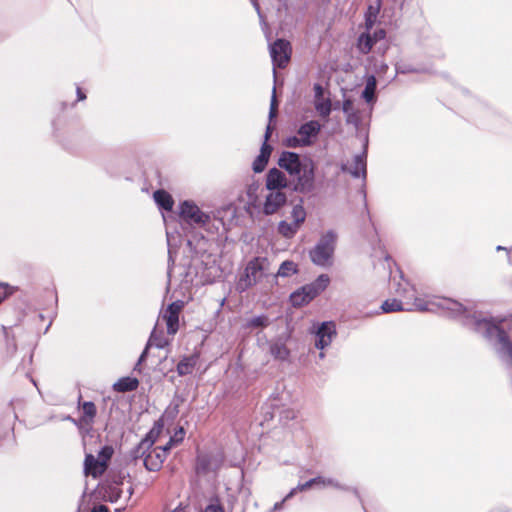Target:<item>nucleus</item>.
I'll use <instances>...</instances> for the list:
<instances>
[{
  "label": "nucleus",
  "instance_id": "nucleus-1",
  "mask_svg": "<svg viewBox=\"0 0 512 512\" xmlns=\"http://www.w3.org/2000/svg\"><path fill=\"white\" fill-rule=\"evenodd\" d=\"M383 313L398 311H419L442 313L445 316L459 319L465 326L483 335L488 340H494L495 349L502 360L512 366V342L506 332L497 324L481 317L476 311L450 298L428 296L414 298L413 301L388 299L381 305Z\"/></svg>",
  "mask_w": 512,
  "mask_h": 512
},
{
  "label": "nucleus",
  "instance_id": "nucleus-2",
  "mask_svg": "<svg viewBox=\"0 0 512 512\" xmlns=\"http://www.w3.org/2000/svg\"><path fill=\"white\" fill-rule=\"evenodd\" d=\"M161 428L162 425L157 423L149 432L147 437L142 439L130 453L133 460L137 461L138 459H141L143 461V465L148 471H159L167 456L163 450L153 447Z\"/></svg>",
  "mask_w": 512,
  "mask_h": 512
},
{
  "label": "nucleus",
  "instance_id": "nucleus-3",
  "mask_svg": "<svg viewBox=\"0 0 512 512\" xmlns=\"http://www.w3.org/2000/svg\"><path fill=\"white\" fill-rule=\"evenodd\" d=\"M336 241L337 234L335 231L328 230L324 233L315 247L310 251L312 262L322 267L330 266L332 264Z\"/></svg>",
  "mask_w": 512,
  "mask_h": 512
},
{
  "label": "nucleus",
  "instance_id": "nucleus-4",
  "mask_svg": "<svg viewBox=\"0 0 512 512\" xmlns=\"http://www.w3.org/2000/svg\"><path fill=\"white\" fill-rule=\"evenodd\" d=\"M321 129L322 125L317 120L305 122L300 125L296 135L284 140V144L289 148L310 147L316 142Z\"/></svg>",
  "mask_w": 512,
  "mask_h": 512
},
{
  "label": "nucleus",
  "instance_id": "nucleus-5",
  "mask_svg": "<svg viewBox=\"0 0 512 512\" xmlns=\"http://www.w3.org/2000/svg\"><path fill=\"white\" fill-rule=\"evenodd\" d=\"M269 261L266 257H255L251 259L245 268L244 274L237 283V289L241 292L254 286L269 269Z\"/></svg>",
  "mask_w": 512,
  "mask_h": 512
},
{
  "label": "nucleus",
  "instance_id": "nucleus-6",
  "mask_svg": "<svg viewBox=\"0 0 512 512\" xmlns=\"http://www.w3.org/2000/svg\"><path fill=\"white\" fill-rule=\"evenodd\" d=\"M179 216L185 224L194 228H206L211 222L210 214L202 211L192 200L180 202Z\"/></svg>",
  "mask_w": 512,
  "mask_h": 512
},
{
  "label": "nucleus",
  "instance_id": "nucleus-7",
  "mask_svg": "<svg viewBox=\"0 0 512 512\" xmlns=\"http://www.w3.org/2000/svg\"><path fill=\"white\" fill-rule=\"evenodd\" d=\"M315 189V164L311 159L304 160V167L293 176V190L308 194Z\"/></svg>",
  "mask_w": 512,
  "mask_h": 512
},
{
  "label": "nucleus",
  "instance_id": "nucleus-8",
  "mask_svg": "<svg viewBox=\"0 0 512 512\" xmlns=\"http://www.w3.org/2000/svg\"><path fill=\"white\" fill-rule=\"evenodd\" d=\"M270 55L274 67L284 68L291 56L290 43L284 39H277L270 45Z\"/></svg>",
  "mask_w": 512,
  "mask_h": 512
},
{
  "label": "nucleus",
  "instance_id": "nucleus-9",
  "mask_svg": "<svg viewBox=\"0 0 512 512\" xmlns=\"http://www.w3.org/2000/svg\"><path fill=\"white\" fill-rule=\"evenodd\" d=\"M184 307L183 301H175L168 305L162 317L166 322L168 334L174 335L179 328V314Z\"/></svg>",
  "mask_w": 512,
  "mask_h": 512
},
{
  "label": "nucleus",
  "instance_id": "nucleus-10",
  "mask_svg": "<svg viewBox=\"0 0 512 512\" xmlns=\"http://www.w3.org/2000/svg\"><path fill=\"white\" fill-rule=\"evenodd\" d=\"M278 165L293 177L304 167V161H301L295 152L283 151L278 159Z\"/></svg>",
  "mask_w": 512,
  "mask_h": 512
},
{
  "label": "nucleus",
  "instance_id": "nucleus-11",
  "mask_svg": "<svg viewBox=\"0 0 512 512\" xmlns=\"http://www.w3.org/2000/svg\"><path fill=\"white\" fill-rule=\"evenodd\" d=\"M336 336V327L333 322H323L315 333V347L323 350L328 347Z\"/></svg>",
  "mask_w": 512,
  "mask_h": 512
},
{
  "label": "nucleus",
  "instance_id": "nucleus-12",
  "mask_svg": "<svg viewBox=\"0 0 512 512\" xmlns=\"http://www.w3.org/2000/svg\"><path fill=\"white\" fill-rule=\"evenodd\" d=\"M287 202V195L283 191H270L263 204V213L273 215L278 212Z\"/></svg>",
  "mask_w": 512,
  "mask_h": 512
},
{
  "label": "nucleus",
  "instance_id": "nucleus-13",
  "mask_svg": "<svg viewBox=\"0 0 512 512\" xmlns=\"http://www.w3.org/2000/svg\"><path fill=\"white\" fill-rule=\"evenodd\" d=\"M329 282V276L327 274H321L315 281L304 285L300 289L302 290V294L306 295L308 300L312 301L327 288Z\"/></svg>",
  "mask_w": 512,
  "mask_h": 512
},
{
  "label": "nucleus",
  "instance_id": "nucleus-14",
  "mask_svg": "<svg viewBox=\"0 0 512 512\" xmlns=\"http://www.w3.org/2000/svg\"><path fill=\"white\" fill-rule=\"evenodd\" d=\"M287 186L288 180L281 170L272 168L268 171L266 175V188L269 191H282L281 189Z\"/></svg>",
  "mask_w": 512,
  "mask_h": 512
},
{
  "label": "nucleus",
  "instance_id": "nucleus-15",
  "mask_svg": "<svg viewBox=\"0 0 512 512\" xmlns=\"http://www.w3.org/2000/svg\"><path fill=\"white\" fill-rule=\"evenodd\" d=\"M342 170L355 178L366 177V153L355 155L352 162L342 165Z\"/></svg>",
  "mask_w": 512,
  "mask_h": 512
},
{
  "label": "nucleus",
  "instance_id": "nucleus-16",
  "mask_svg": "<svg viewBox=\"0 0 512 512\" xmlns=\"http://www.w3.org/2000/svg\"><path fill=\"white\" fill-rule=\"evenodd\" d=\"M393 287L395 293L403 298V301H413L414 298H420L416 295L415 288L402 276L400 277V280L396 282L394 280Z\"/></svg>",
  "mask_w": 512,
  "mask_h": 512
},
{
  "label": "nucleus",
  "instance_id": "nucleus-17",
  "mask_svg": "<svg viewBox=\"0 0 512 512\" xmlns=\"http://www.w3.org/2000/svg\"><path fill=\"white\" fill-rule=\"evenodd\" d=\"M106 467L107 466L103 461H100L91 454L86 455L84 461V470L87 475H91L96 478L105 472Z\"/></svg>",
  "mask_w": 512,
  "mask_h": 512
},
{
  "label": "nucleus",
  "instance_id": "nucleus-18",
  "mask_svg": "<svg viewBox=\"0 0 512 512\" xmlns=\"http://www.w3.org/2000/svg\"><path fill=\"white\" fill-rule=\"evenodd\" d=\"M271 152H272V147L267 143H263L261 150H260V154L254 160L253 165H252L253 171L255 173H260L265 169Z\"/></svg>",
  "mask_w": 512,
  "mask_h": 512
},
{
  "label": "nucleus",
  "instance_id": "nucleus-19",
  "mask_svg": "<svg viewBox=\"0 0 512 512\" xmlns=\"http://www.w3.org/2000/svg\"><path fill=\"white\" fill-rule=\"evenodd\" d=\"M153 198L155 203L159 206V208L171 211L174 205V200L172 196L165 190H157L153 194Z\"/></svg>",
  "mask_w": 512,
  "mask_h": 512
},
{
  "label": "nucleus",
  "instance_id": "nucleus-20",
  "mask_svg": "<svg viewBox=\"0 0 512 512\" xmlns=\"http://www.w3.org/2000/svg\"><path fill=\"white\" fill-rule=\"evenodd\" d=\"M139 381L136 378L124 377L114 383L113 388L117 392H130L137 389Z\"/></svg>",
  "mask_w": 512,
  "mask_h": 512
},
{
  "label": "nucleus",
  "instance_id": "nucleus-21",
  "mask_svg": "<svg viewBox=\"0 0 512 512\" xmlns=\"http://www.w3.org/2000/svg\"><path fill=\"white\" fill-rule=\"evenodd\" d=\"M270 354L277 360L285 361L290 355L287 346L281 341H275L270 344Z\"/></svg>",
  "mask_w": 512,
  "mask_h": 512
},
{
  "label": "nucleus",
  "instance_id": "nucleus-22",
  "mask_svg": "<svg viewBox=\"0 0 512 512\" xmlns=\"http://www.w3.org/2000/svg\"><path fill=\"white\" fill-rule=\"evenodd\" d=\"M342 110L346 115V122L348 124L358 125L360 118L358 112L353 107V101L351 99H345L343 101Z\"/></svg>",
  "mask_w": 512,
  "mask_h": 512
},
{
  "label": "nucleus",
  "instance_id": "nucleus-23",
  "mask_svg": "<svg viewBox=\"0 0 512 512\" xmlns=\"http://www.w3.org/2000/svg\"><path fill=\"white\" fill-rule=\"evenodd\" d=\"M83 416L81 422L86 426H91L96 416V406L93 402L87 401L82 404Z\"/></svg>",
  "mask_w": 512,
  "mask_h": 512
},
{
  "label": "nucleus",
  "instance_id": "nucleus-24",
  "mask_svg": "<svg viewBox=\"0 0 512 512\" xmlns=\"http://www.w3.org/2000/svg\"><path fill=\"white\" fill-rule=\"evenodd\" d=\"M197 357L190 356L183 358L177 365V373L180 376L189 375L193 372L194 366L196 365Z\"/></svg>",
  "mask_w": 512,
  "mask_h": 512
},
{
  "label": "nucleus",
  "instance_id": "nucleus-25",
  "mask_svg": "<svg viewBox=\"0 0 512 512\" xmlns=\"http://www.w3.org/2000/svg\"><path fill=\"white\" fill-rule=\"evenodd\" d=\"M377 81L374 75L368 76L365 84V88L362 92L363 99L370 103L375 100V91H376Z\"/></svg>",
  "mask_w": 512,
  "mask_h": 512
},
{
  "label": "nucleus",
  "instance_id": "nucleus-26",
  "mask_svg": "<svg viewBox=\"0 0 512 512\" xmlns=\"http://www.w3.org/2000/svg\"><path fill=\"white\" fill-rule=\"evenodd\" d=\"M315 480H316V485L323 487V488L333 487L338 490H344V491L350 490V488L348 486L339 483L334 478L318 476V477H315Z\"/></svg>",
  "mask_w": 512,
  "mask_h": 512
},
{
  "label": "nucleus",
  "instance_id": "nucleus-27",
  "mask_svg": "<svg viewBox=\"0 0 512 512\" xmlns=\"http://www.w3.org/2000/svg\"><path fill=\"white\" fill-rule=\"evenodd\" d=\"M270 324V319L266 315H259L248 319L244 325L246 329L265 328Z\"/></svg>",
  "mask_w": 512,
  "mask_h": 512
},
{
  "label": "nucleus",
  "instance_id": "nucleus-28",
  "mask_svg": "<svg viewBox=\"0 0 512 512\" xmlns=\"http://www.w3.org/2000/svg\"><path fill=\"white\" fill-rule=\"evenodd\" d=\"M314 106L318 114L323 118H327L332 111V103L329 98L315 100Z\"/></svg>",
  "mask_w": 512,
  "mask_h": 512
},
{
  "label": "nucleus",
  "instance_id": "nucleus-29",
  "mask_svg": "<svg viewBox=\"0 0 512 512\" xmlns=\"http://www.w3.org/2000/svg\"><path fill=\"white\" fill-rule=\"evenodd\" d=\"M298 229L297 224L293 222L280 221L278 224V232L286 238H292L297 233Z\"/></svg>",
  "mask_w": 512,
  "mask_h": 512
},
{
  "label": "nucleus",
  "instance_id": "nucleus-30",
  "mask_svg": "<svg viewBox=\"0 0 512 512\" xmlns=\"http://www.w3.org/2000/svg\"><path fill=\"white\" fill-rule=\"evenodd\" d=\"M297 273V265L293 261H284L280 265L277 276L280 277H289L293 274Z\"/></svg>",
  "mask_w": 512,
  "mask_h": 512
},
{
  "label": "nucleus",
  "instance_id": "nucleus-31",
  "mask_svg": "<svg viewBox=\"0 0 512 512\" xmlns=\"http://www.w3.org/2000/svg\"><path fill=\"white\" fill-rule=\"evenodd\" d=\"M375 41L369 34H361L358 39V48L363 54H367L371 51Z\"/></svg>",
  "mask_w": 512,
  "mask_h": 512
},
{
  "label": "nucleus",
  "instance_id": "nucleus-32",
  "mask_svg": "<svg viewBox=\"0 0 512 512\" xmlns=\"http://www.w3.org/2000/svg\"><path fill=\"white\" fill-rule=\"evenodd\" d=\"M290 302H291L293 307L299 308V307H302L304 305H307L311 301L308 300L306 295L302 294V290L299 288L298 290L294 291L290 295Z\"/></svg>",
  "mask_w": 512,
  "mask_h": 512
},
{
  "label": "nucleus",
  "instance_id": "nucleus-33",
  "mask_svg": "<svg viewBox=\"0 0 512 512\" xmlns=\"http://www.w3.org/2000/svg\"><path fill=\"white\" fill-rule=\"evenodd\" d=\"M291 217L293 218V223L300 227L306 219V211L304 207L300 204L295 205L291 211Z\"/></svg>",
  "mask_w": 512,
  "mask_h": 512
},
{
  "label": "nucleus",
  "instance_id": "nucleus-34",
  "mask_svg": "<svg viewBox=\"0 0 512 512\" xmlns=\"http://www.w3.org/2000/svg\"><path fill=\"white\" fill-rule=\"evenodd\" d=\"M167 344V339L161 334H158L156 329H154L148 340V346H155L156 348L163 349Z\"/></svg>",
  "mask_w": 512,
  "mask_h": 512
},
{
  "label": "nucleus",
  "instance_id": "nucleus-35",
  "mask_svg": "<svg viewBox=\"0 0 512 512\" xmlns=\"http://www.w3.org/2000/svg\"><path fill=\"white\" fill-rule=\"evenodd\" d=\"M122 489L119 488L118 484L109 485L105 489V498L110 502H117L122 496Z\"/></svg>",
  "mask_w": 512,
  "mask_h": 512
},
{
  "label": "nucleus",
  "instance_id": "nucleus-36",
  "mask_svg": "<svg viewBox=\"0 0 512 512\" xmlns=\"http://www.w3.org/2000/svg\"><path fill=\"white\" fill-rule=\"evenodd\" d=\"M278 102L276 99L275 88H273L270 109H269V119L272 120L277 115Z\"/></svg>",
  "mask_w": 512,
  "mask_h": 512
},
{
  "label": "nucleus",
  "instance_id": "nucleus-37",
  "mask_svg": "<svg viewBox=\"0 0 512 512\" xmlns=\"http://www.w3.org/2000/svg\"><path fill=\"white\" fill-rule=\"evenodd\" d=\"M200 512H225V511H224L223 506L218 502V500H214Z\"/></svg>",
  "mask_w": 512,
  "mask_h": 512
},
{
  "label": "nucleus",
  "instance_id": "nucleus-38",
  "mask_svg": "<svg viewBox=\"0 0 512 512\" xmlns=\"http://www.w3.org/2000/svg\"><path fill=\"white\" fill-rule=\"evenodd\" d=\"M112 453H113L112 449L110 447L106 446L101 449L97 459H99L100 461H103L105 463V465L107 466V461L112 456Z\"/></svg>",
  "mask_w": 512,
  "mask_h": 512
},
{
  "label": "nucleus",
  "instance_id": "nucleus-39",
  "mask_svg": "<svg viewBox=\"0 0 512 512\" xmlns=\"http://www.w3.org/2000/svg\"><path fill=\"white\" fill-rule=\"evenodd\" d=\"M185 436V431L182 427H180L173 436L170 437V444H179L183 441Z\"/></svg>",
  "mask_w": 512,
  "mask_h": 512
},
{
  "label": "nucleus",
  "instance_id": "nucleus-40",
  "mask_svg": "<svg viewBox=\"0 0 512 512\" xmlns=\"http://www.w3.org/2000/svg\"><path fill=\"white\" fill-rule=\"evenodd\" d=\"M313 485H316L315 478H312V479L306 481L305 483L298 484L297 489H299V491H306V490L310 489Z\"/></svg>",
  "mask_w": 512,
  "mask_h": 512
},
{
  "label": "nucleus",
  "instance_id": "nucleus-41",
  "mask_svg": "<svg viewBox=\"0 0 512 512\" xmlns=\"http://www.w3.org/2000/svg\"><path fill=\"white\" fill-rule=\"evenodd\" d=\"M314 91H315V100L324 99V97H323L324 90H323V87L320 84H315Z\"/></svg>",
  "mask_w": 512,
  "mask_h": 512
},
{
  "label": "nucleus",
  "instance_id": "nucleus-42",
  "mask_svg": "<svg viewBox=\"0 0 512 512\" xmlns=\"http://www.w3.org/2000/svg\"><path fill=\"white\" fill-rule=\"evenodd\" d=\"M251 3L253 5V7L255 8L259 18L261 21H263V16H262V13H261V10H260V6L258 4V1L257 0H251Z\"/></svg>",
  "mask_w": 512,
  "mask_h": 512
},
{
  "label": "nucleus",
  "instance_id": "nucleus-43",
  "mask_svg": "<svg viewBox=\"0 0 512 512\" xmlns=\"http://www.w3.org/2000/svg\"><path fill=\"white\" fill-rule=\"evenodd\" d=\"M397 73H402V74H405V73H410V72H417L416 69H413V68H410V67H397L396 69Z\"/></svg>",
  "mask_w": 512,
  "mask_h": 512
},
{
  "label": "nucleus",
  "instance_id": "nucleus-44",
  "mask_svg": "<svg viewBox=\"0 0 512 512\" xmlns=\"http://www.w3.org/2000/svg\"><path fill=\"white\" fill-rule=\"evenodd\" d=\"M150 346H148V344L146 345L144 351L142 352V354L140 355L139 357V360H138V363L136 366L140 365L147 357V353H148V349H149Z\"/></svg>",
  "mask_w": 512,
  "mask_h": 512
},
{
  "label": "nucleus",
  "instance_id": "nucleus-45",
  "mask_svg": "<svg viewBox=\"0 0 512 512\" xmlns=\"http://www.w3.org/2000/svg\"><path fill=\"white\" fill-rule=\"evenodd\" d=\"M150 346H148V344L146 345L144 351L142 352V354L140 355L139 357V360H138V363L136 366L140 365L147 357V353H148V349H149Z\"/></svg>",
  "mask_w": 512,
  "mask_h": 512
},
{
  "label": "nucleus",
  "instance_id": "nucleus-46",
  "mask_svg": "<svg viewBox=\"0 0 512 512\" xmlns=\"http://www.w3.org/2000/svg\"><path fill=\"white\" fill-rule=\"evenodd\" d=\"M174 264V259L172 257V252L169 249V259H168V277L171 276V266Z\"/></svg>",
  "mask_w": 512,
  "mask_h": 512
},
{
  "label": "nucleus",
  "instance_id": "nucleus-47",
  "mask_svg": "<svg viewBox=\"0 0 512 512\" xmlns=\"http://www.w3.org/2000/svg\"><path fill=\"white\" fill-rule=\"evenodd\" d=\"M91 512H109L107 506L105 505H98V506H95Z\"/></svg>",
  "mask_w": 512,
  "mask_h": 512
},
{
  "label": "nucleus",
  "instance_id": "nucleus-48",
  "mask_svg": "<svg viewBox=\"0 0 512 512\" xmlns=\"http://www.w3.org/2000/svg\"><path fill=\"white\" fill-rule=\"evenodd\" d=\"M175 444H170V440L164 446H157V449L163 450L166 454Z\"/></svg>",
  "mask_w": 512,
  "mask_h": 512
},
{
  "label": "nucleus",
  "instance_id": "nucleus-49",
  "mask_svg": "<svg viewBox=\"0 0 512 512\" xmlns=\"http://www.w3.org/2000/svg\"><path fill=\"white\" fill-rule=\"evenodd\" d=\"M175 444H170V440L164 446H157V449L163 450L166 454Z\"/></svg>",
  "mask_w": 512,
  "mask_h": 512
},
{
  "label": "nucleus",
  "instance_id": "nucleus-50",
  "mask_svg": "<svg viewBox=\"0 0 512 512\" xmlns=\"http://www.w3.org/2000/svg\"><path fill=\"white\" fill-rule=\"evenodd\" d=\"M271 133H272V128H271L270 125H268L267 128H266V131H265V135H264V138H265L264 143H267L268 139L271 136Z\"/></svg>",
  "mask_w": 512,
  "mask_h": 512
},
{
  "label": "nucleus",
  "instance_id": "nucleus-51",
  "mask_svg": "<svg viewBox=\"0 0 512 512\" xmlns=\"http://www.w3.org/2000/svg\"><path fill=\"white\" fill-rule=\"evenodd\" d=\"M284 503H285V502H284L283 500H282V501H280V502L275 503V504H274V506H273V508H272V511H278V510H281V509H282V507H283V504H284Z\"/></svg>",
  "mask_w": 512,
  "mask_h": 512
},
{
  "label": "nucleus",
  "instance_id": "nucleus-52",
  "mask_svg": "<svg viewBox=\"0 0 512 512\" xmlns=\"http://www.w3.org/2000/svg\"><path fill=\"white\" fill-rule=\"evenodd\" d=\"M77 98L79 101L84 100L86 98V95L83 93L81 88H77Z\"/></svg>",
  "mask_w": 512,
  "mask_h": 512
},
{
  "label": "nucleus",
  "instance_id": "nucleus-53",
  "mask_svg": "<svg viewBox=\"0 0 512 512\" xmlns=\"http://www.w3.org/2000/svg\"><path fill=\"white\" fill-rule=\"evenodd\" d=\"M285 413V417L287 419H294L295 418V412L293 410H287V411H284Z\"/></svg>",
  "mask_w": 512,
  "mask_h": 512
},
{
  "label": "nucleus",
  "instance_id": "nucleus-54",
  "mask_svg": "<svg viewBox=\"0 0 512 512\" xmlns=\"http://www.w3.org/2000/svg\"><path fill=\"white\" fill-rule=\"evenodd\" d=\"M297 492H299V489H297V486L293 489H291V491L289 492V494H291L292 496H294Z\"/></svg>",
  "mask_w": 512,
  "mask_h": 512
},
{
  "label": "nucleus",
  "instance_id": "nucleus-55",
  "mask_svg": "<svg viewBox=\"0 0 512 512\" xmlns=\"http://www.w3.org/2000/svg\"><path fill=\"white\" fill-rule=\"evenodd\" d=\"M6 293L0 292V303L6 298Z\"/></svg>",
  "mask_w": 512,
  "mask_h": 512
},
{
  "label": "nucleus",
  "instance_id": "nucleus-56",
  "mask_svg": "<svg viewBox=\"0 0 512 512\" xmlns=\"http://www.w3.org/2000/svg\"><path fill=\"white\" fill-rule=\"evenodd\" d=\"M292 497H293V496H292L291 494H289V493H288V494L284 497L283 501H284V502H286L287 500H289V499H290V498H292Z\"/></svg>",
  "mask_w": 512,
  "mask_h": 512
},
{
  "label": "nucleus",
  "instance_id": "nucleus-57",
  "mask_svg": "<svg viewBox=\"0 0 512 512\" xmlns=\"http://www.w3.org/2000/svg\"><path fill=\"white\" fill-rule=\"evenodd\" d=\"M500 250H506V248L503 246H497V251H500Z\"/></svg>",
  "mask_w": 512,
  "mask_h": 512
},
{
  "label": "nucleus",
  "instance_id": "nucleus-58",
  "mask_svg": "<svg viewBox=\"0 0 512 512\" xmlns=\"http://www.w3.org/2000/svg\"><path fill=\"white\" fill-rule=\"evenodd\" d=\"M324 357H325V354H324L323 352H320V353H319V358H320V359H323Z\"/></svg>",
  "mask_w": 512,
  "mask_h": 512
},
{
  "label": "nucleus",
  "instance_id": "nucleus-59",
  "mask_svg": "<svg viewBox=\"0 0 512 512\" xmlns=\"http://www.w3.org/2000/svg\"><path fill=\"white\" fill-rule=\"evenodd\" d=\"M353 492L355 493V495H356L358 498H360V496H359V493H358L357 489H353Z\"/></svg>",
  "mask_w": 512,
  "mask_h": 512
},
{
  "label": "nucleus",
  "instance_id": "nucleus-60",
  "mask_svg": "<svg viewBox=\"0 0 512 512\" xmlns=\"http://www.w3.org/2000/svg\"><path fill=\"white\" fill-rule=\"evenodd\" d=\"M171 512H183V511H182V509L176 508V509H174V510H173V511H171Z\"/></svg>",
  "mask_w": 512,
  "mask_h": 512
},
{
  "label": "nucleus",
  "instance_id": "nucleus-61",
  "mask_svg": "<svg viewBox=\"0 0 512 512\" xmlns=\"http://www.w3.org/2000/svg\"><path fill=\"white\" fill-rule=\"evenodd\" d=\"M381 35H384V31H380V33H378V36H381Z\"/></svg>",
  "mask_w": 512,
  "mask_h": 512
},
{
  "label": "nucleus",
  "instance_id": "nucleus-62",
  "mask_svg": "<svg viewBox=\"0 0 512 512\" xmlns=\"http://www.w3.org/2000/svg\"><path fill=\"white\" fill-rule=\"evenodd\" d=\"M381 35H384V31H380V33H378V36H381Z\"/></svg>",
  "mask_w": 512,
  "mask_h": 512
},
{
  "label": "nucleus",
  "instance_id": "nucleus-63",
  "mask_svg": "<svg viewBox=\"0 0 512 512\" xmlns=\"http://www.w3.org/2000/svg\"><path fill=\"white\" fill-rule=\"evenodd\" d=\"M128 492H129V494H131V493H132V489H131V487H129V488H128Z\"/></svg>",
  "mask_w": 512,
  "mask_h": 512
}]
</instances>
